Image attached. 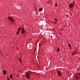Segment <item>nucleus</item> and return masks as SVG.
Returning <instances> with one entry per match:
<instances>
[{
  "label": "nucleus",
  "mask_w": 80,
  "mask_h": 80,
  "mask_svg": "<svg viewBox=\"0 0 80 80\" xmlns=\"http://www.w3.org/2000/svg\"><path fill=\"white\" fill-rule=\"evenodd\" d=\"M28 72H29V73H32V72L30 71H29Z\"/></svg>",
  "instance_id": "obj_17"
},
{
  "label": "nucleus",
  "mask_w": 80,
  "mask_h": 80,
  "mask_svg": "<svg viewBox=\"0 0 80 80\" xmlns=\"http://www.w3.org/2000/svg\"><path fill=\"white\" fill-rule=\"evenodd\" d=\"M25 29L23 28H22V29H21V32L22 34H23L25 33Z\"/></svg>",
  "instance_id": "obj_4"
},
{
  "label": "nucleus",
  "mask_w": 80,
  "mask_h": 80,
  "mask_svg": "<svg viewBox=\"0 0 80 80\" xmlns=\"http://www.w3.org/2000/svg\"><path fill=\"white\" fill-rule=\"evenodd\" d=\"M55 21H56V22H57V19H55Z\"/></svg>",
  "instance_id": "obj_18"
},
{
  "label": "nucleus",
  "mask_w": 80,
  "mask_h": 80,
  "mask_svg": "<svg viewBox=\"0 0 80 80\" xmlns=\"http://www.w3.org/2000/svg\"><path fill=\"white\" fill-rule=\"evenodd\" d=\"M19 61L20 62H22V60L21 59H19Z\"/></svg>",
  "instance_id": "obj_15"
},
{
  "label": "nucleus",
  "mask_w": 80,
  "mask_h": 80,
  "mask_svg": "<svg viewBox=\"0 0 80 80\" xmlns=\"http://www.w3.org/2000/svg\"><path fill=\"white\" fill-rule=\"evenodd\" d=\"M10 78H13V75L12 74L10 75Z\"/></svg>",
  "instance_id": "obj_9"
},
{
  "label": "nucleus",
  "mask_w": 80,
  "mask_h": 80,
  "mask_svg": "<svg viewBox=\"0 0 80 80\" xmlns=\"http://www.w3.org/2000/svg\"><path fill=\"white\" fill-rule=\"evenodd\" d=\"M57 51L58 52H59V51H60V49L59 48H58Z\"/></svg>",
  "instance_id": "obj_14"
},
{
  "label": "nucleus",
  "mask_w": 80,
  "mask_h": 80,
  "mask_svg": "<svg viewBox=\"0 0 80 80\" xmlns=\"http://www.w3.org/2000/svg\"><path fill=\"white\" fill-rule=\"evenodd\" d=\"M42 10H43V8H40L39 9V12H41Z\"/></svg>",
  "instance_id": "obj_11"
},
{
  "label": "nucleus",
  "mask_w": 80,
  "mask_h": 80,
  "mask_svg": "<svg viewBox=\"0 0 80 80\" xmlns=\"http://www.w3.org/2000/svg\"><path fill=\"white\" fill-rule=\"evenodd\" d=\"M53 23L56 24V23H57V22H53Z\"/></svg>",
  "instance_id": "obj_19"
},
{
  "label": "nucleus",
  "mask_w": 80,
  "mask_h": 80,
  "mask_svg": "<svg viewBox=\"0 0 80 80\" xmlns=\"http://www.w3.org/2000/svg\"><path fill=\"white\" fill-rule=\"evenodd\" d=\"M8 80H10V78H8Z\"/></svg>",
  "instance_id": "obj_20"
},
{
  "label": "nucleus",
  "mask_w": 80,
  "mask_h": 80,
  "mask_svg": "<svg viewBox=\"0 0 80 80\" xmlns=\"http://www.w3.org/2000/svg\"><path fill=\"white\" fill-rule=\"evenodd\" d=\"M76 54H77V52H76L74 51L72 52V55H73V56L74 55H76Z\"/></svg>",
  "instance_id": "obj_7"
},
{
  "label": "nucleus",
  "mask_w": 80,
  "mask_h": 80,
  "mask_svg": "<svg viewBox=\"0 0 80 80\" xmlns=\"http://www.w3.org/2000/svg\"><path fill=\"white\" fill-rule=\"evenodd\" d=\"M79 59L80 60V58H79Z\"/></svg>",
  "instance_id": "obj_22"
},
{
  "label": "nucleus",
  "mask_w": 80,
  "mask_h": 80,
  "mask_svg": "<svg viewBox=\"0 0 80 80\" xmlns=\"http://www.w3.org/2000/svg\"><path fill=\"white\" fill-rule=\"evenodd\" d=\"M58 73L59 75V76H62V74H61V72L60 71H58Z\"/></svg>",
  "instance_id": "obj_6"
},
{
  "label": "nucleus",
  "mask_w": 80,
  "mask_h": 80,
  "mask_svg": "<svg viewBox=\"0 0 80 80\" xmlns=\"http://www.w3.org/2000/svg\"><path fill=\"white\" fill-rule=\"evenodd\" d=\"M68 45L69 47H71V45L70 44H68Z\"/></svg>",
  "instance_id": "obj_13"
},
{
  "label": "nucleus",
  "mask_w": 80,
  "mask_h": 80,
  "mask_svg": "<svg viewBox=\"0 0 80 80\" xmlns=\"http://www.w3.org/2000/svg\"><path fill=\"white\" fill-rule=\"evenodd\" d=\"M75 78L77 80H79L80 79V72H78L75 76Z\"/></svg>",
  "instance_id": "obj_1"
},
{
  "label": "nucleus",
  "mask_w": 80,
  "mask_h": 80,
  "mask_svg": "<svg viewBox=\"0 0 80 80\" xmlns=\"http://www.w3.org/2000/svg\"><path fill=\"white\" fill-rule=\"evenodd\" d=\"M8 19L9 20H10V21H11V22H14V19H13V18L11 17H9Z\"/></svg>",
  "instance_id": "obj_3"
},
{
  "label": "nucleus",
  "mask_w": 80,
  "mask_h": 80,
  "mask_svg": "<svg viewBox=\"0 0 80 80\" xmlns=\"http://www.w3.org/2000/svg\"><path fill=\"white\" fill-rule=\"evenodd\" d=\"M6 73H7V71H6V70H4V71H3L4 75H6Z\"/></svg>",
  "instance_id": "obj_8"
},
{
  "label": "nucleus",
  "mask_w": 80,
  "mask_h": 80,
  "mask_svg": "<svg viewBox=\"0 0 80 80\" xmlns=\"http://www.w3.org/2000/svg\"><path fill=\"white\" fill-rule=\"evenodd\" d=\"M20 30H21V27H19V28H18V32H20Z\"/></svg>",
  "instance_id": "obj_10"
},
{
  "label": "nucleus",
  "mask_w": 80,
  "mask_h": 80,
  "mask_svg": "<svg viewBox=\"0 0 80 80\" xmlns=\"http://www.w3.org/2000/svg\"><path fill=\"white\" fill-rule=\"evenodd\" d=\"M55 6L56 7H57V6H58V5H57V4H55Z\"/></svg>",
  "instance_id": "obj_16"
},
{
  "label": "nucleus",
  "mask_w": 80,
  "mask_h": 80,
  "mask_svg": "<svg viewBox=\"0 0 80 80\" xmlns=\"http://www.w3.org/2000/svg\"><path fill=\"white\" fill-rule=\"evenodd\" d=\"M26 76L27 78H28V79H30V78H31L30 75V73H29L28 72H27L26 73Z\"/></svg>",
  "instance_id": "obj_2"
},
{
  "label": "nucleus",
  "mask_w": 80,
  "mask_h": 80,
  "mask_svg": "<svg viewBox=\"0 0 80 80\" xmlns=\"http://www.w3.org/2000/svg\"><path fill=\"white\" fill-rule=\"evenodd\" d=\"M19 33H20V32L18 31L17 32V35H18V34H19Z\"/></svg>",
  "instance_id": "obj_12"
},
{
  "label": "nucleus",
  "mask_w": 80,
  "mask_h": 80,
  "mask_svg": "<svg viewBox=\"0 0 80 80\" xmlns=\"http://www.w3.org/2000/svg\"><path fill=\"white\" fill-rule=\"evenodd\" d=\"M39 47L40 46V43L39 44Z\"/></svg>",
  "instance_id": "obj_21"
},
{
  "label": "nucleus",
  "mask_w": 80,
  "mask_h": 80,
  "mask_svg": "<svg viewBox=\"0 0 80 80\" xmlns=\"http://www.w3.org/2000/svg\"><path fill=\"white\" fill-rule=\"evenodd\" d=\"M69 7L70 8H73V4L72 3H71L69 4Z\"/></svg>",
  "instance_id": "obj_5"
}]
</instances>
